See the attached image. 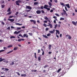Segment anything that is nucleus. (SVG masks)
Masks as SVG:
<instances>
[{"instance_id":"f257e3e1","label":"nucleus","mask_w":77,"mask_h":77,"mask_svg":"<svg viewBox=\"0 0 77 77\" xmlns=\"http://www.w3.org/2000/svg\"><path fill=\"white\" fill-rule=\"evenodd\" d=\"M72 24H73V25H74V26H77V21H76L75 22L74 21H72Z\"/></svg>"},{"instance_id":"f03ea898","label":"nucleus","mask_w":77,"mask_h":77,"mask_svg":"<svg viewBox=\"0 0 77 77\" xmlns=\"http://www.w3.org/2000/svg\"><path fill=\"white\" fill-rule=\"evenodd\" d=\"M21 32V30L19 31L18 32L16 31L14 33V34H16V35H17V34L20 33V32Z\"/></svg>"},{"instance_id":"7ed1b4c3","label":"nucleus","mask_w":77,"mask_h":77,"mask_svg":"<svg viewBox=\"0 0 77 77\" xmlns=\"http://www.w3.org/2000/svg\"><path fill=\"white\" fill-rule=\"evenodd\" d=\"M26 9H32V7L29 6H26Z\"/></svg>"},{"instance_id":"20e7f679","label":"nucleus","mask_w":77,"mask_h":77,"mask_svg":"<svg viewBox=\"0 0 77 77\" xmlns=\"http://www.w3.org/2000/svg\"><path fill=\"white\" fill-rule=\"evenodd\" d=\"M55 31H56V34H57L58 33V35H60V32H59V30H56Z\"/></svg>"},{"instance_id":"39448f33","label":"nucleus","mask_w":77,"mask_h":77,"mask_svg":"<svg viewBox=\"0 0 77 77\" xmlns=\"http://www.w3.org/2000/svg\"><path fill=\"white\" fill-rule=\"evenodd\" d=\"M36 13L37 14H41V11L38 10L36 11Z\"/></svg>"},{"instance_id":"423d86ee","label":"nucleus","mask_w":77,"mask_h":77,"mask_svg":"<svg viewBox=\"0 0 77 77\" xmlns=\"http://www.w3.org/2000/svg\"><path fill=\"white\" fill-rule=\"evenodd\" d=\"M66 36L68 37L69 39H71V36L69 35H66Z\"/></svg>"},{"instance_id":"0eeeda50","label":"nucleus","mask_w":77,"mask_h":77,"mask_svg":"<svg viewBox=\"0 0 77 77\" xmlns=\"http://www.w3.org/2000/svg\"><path fill=\"white\" fill-rule=\"evenodd\" d=\"M8 21H11V22H13V21H14V19H8Z\"/></svg>"},{"instance_id":"6e6552de","label":"nucleus","mask_w":77,"mask_h":77,"mask_svg":"<svg viewBox=\"0 0 77 77\" xmlns=\"http://www.w3.org/2000/svg\"><path fill=\"white\" fill-rule=\"evenodd\" d=\"M48 7V5H44V9H47V8H48L47 7Z\"/></svg>"},{"instance_id":"1a4fd4ad","label":"nucleus","mask_w":77,"mask_h":77,"mask_svg":"<svg viewBox=\"0 0 77 77\" xmlns=\"http://www.w3.org/2000/svg\"><path fill=\"white\" fill-rule=\"evenodd\" d=\"M23 36L24 37H26V38H28V35H27V34H24L23 35Z\"/></svg>"},{"instance_id":"9d476101","label":"nucleus","mask_w":77,"mask_h":77,"mask_svg":"<svg viewBox=\"0 0 77 77\" xmlns=\"http://www.w3.org/2000/svg\"><path fill=\"white\" fill-rule=\"evenodd\" d=\"M66 6H67L68 8H70V7L69 6V4H66Z\"/></svg>"},{"instance_id":"9b49d317","label":"nucleus","mask_w":77,"mask_h":77,"mask_svg":"<svg viewBox=\"0 0 77 77\" xmlns=\"http://www.w3.org/2000/svg\"><path fill=\"white\" fill-rule=\"evenodd\" d=\"M42 36H43V37H44V38L48 39V37L47 36V35H43Z\"/></svg>"},{"instance_id":"f8f14e48","label":"nucleus","mask_w":77,"mask_h":77,"mask_svg":"<svg viewBox=\"0 0 77 77\" xmlns=\"http://www.w3.org/2000/svg\"><path fill=\"white\" fill-rule=\"evenodd\" d=\"M18 49V47H15L14 48V51H15V50H17Z\"/></svg>"},{"instance_id":"ddd939ff","label":"nucleus","mask_w":77,"mask_h":77,"mask_svg":"<svg viewBox=\"0 0 77 77\" xmlns=\"http://www.w3.org/2000/svg\"><path fill=\"white\" fill-rule=\"evenodd\" d=\"M16 25H18V26H22V24H20L18 23H15Z\"/></svg>"},{"instance_id":"4468645a","label":"nucleus","mask_w":77,"mask_h":77,"mask_svg":"<svg viewBox=\"0 0 77 77\" xmlns=\"http://www.w3.org/2000/svg\"><path fill=\"white\" fill-rule=\"evenodd\" d=\"M19 2H18V1H17L16 2V5H18V6H19V5H20V4H19Z\"/></svg>"},{"instance_id":"2eb2a0df","label":"nucleus","mask_w":77,"mask_h":77,"mask_svg":"<svg viewBox=\"0 0 77 77\" xmlns=\"http://www.w3.org/2000/svg\"><path fill=\"white\" fill-rule=\"evenodd\" d=\"M60 4L61 5L63 6H65V5L64 3L61 2L60 3Z\"/></svg>"},{"instance_id":"dca6fc26","label":"nucleus","mask_w":77,"mask_h":77,"mask_svg":"<svg viewBox=\"0 0 77 77\" xmlns=\"http://www.w3.org/2000/svg\"><path fill=\"white\" fill-rule=\"evenodd\" d=\"M12 46H13L12 45H9L7 47V48H11V47H12Z\"/></svg>"},{"instance_id":"f3484780","label":"nucleus","mask_w":77,"mask_h":77,"mask_svg":"<svg viewBox=\"0 0 77 77\" xmlns=\"http://www.w3.org/2000/svg\"><path fill=\"white\" fill-rule=\"evenodd\" d=\"M48 4L50 6H52V4L50 2H48Z\"/></svg>"},{"instance_id":"a211bd4d","label":"nucleus","mask_w":77,"mask_h":77,"mask_svg":"<svg viewBox=\"0 0 77 77\" xmlns=\"http://www.w3.org/2000/svg\"><path fill=\"white\" fill-rule=\"evenodd\" d=\"M21 76L22 77H26V74H22L21 75Z\"/></svg>"},{"instance_id":"6ab92c4d","label":"nucleus","mask_w":77,"mask_h":77,"mask_svg":"<svg viewBox=\"0 0 77 77\" xmlns=\"http://www.w3.org/2000/svg\"><path fill=\"white\" fill-rule=\"evenodd\" d=\"M51 45H49V50H50L51 49Z\"/></svg>"},{"instance_id":"aec40b11","label":"nucleus","mask_w":77,"mask_h":77,"mask_svg":"<svg viewBox=\"0 0 77 77\" xmlns=\"http://www.w3.org/2000/svg\"><path fill=\"white\" fill-rule=\"evenodd\" d=\"M12 38H15V36H12L10 37V38L12 39Z\"/></svg>"},{"instance_id":"412c9836","label":"nucleus","mask_w":77,"mask_h":77,"mask_svg":"<svg viewBox=\"0 0 77 77\" xmlns=\"http://www.w3.org/2000/svg\"><path fill=\"white\" fill-rule=\"evenodd\" d=\"M65 20V18L63 17H60V20Z\"/></svg>"},{"instance_id":"4be33fe9","label":"nucleus","mask_w":77,"mask_h":77,"mask_svg":"<svg viewBox=\"0 0 77 77\" xmlns=\"http://www.w3.org/2000/svg\"><path fill=\"white\" fill-rule=\"evenodd\" d=\"M49 33L53 34V33H54V32H53V31H49Z\"/></svg>"},{"instance_id":"5701e85b","label":"nucleus","mask_w":77,"mask_h":77,"mask_svg":"<svg viewBox=\"0 0 77 77\" xmlns=\"http://www.w3.org/2000/svg\"><path fill=\"white\" fill-rule=\"evenodd\" d=\"M10 11H11V8H9L7 12H10Z\"/></svg>"},{"instance_id":"b1692460","label":"nucleus","mask_w":77,"mask_h":77,"mask_svg":"<svg viewBox=\"0 0 77 77\" xmlns=\"http://www.w3.org/2000/svg\"><path fill=\"white\" fill-rule=\"evenodd\" d=\"M28 34L29 35H30V36H32V35H33V33H29Z\"/></svg>"},{"instance_id":"393cba45","label":"nucleus","mask_w":77,"mask_h":77,"mask_svg":"<svg viewBox=\"0 0 77 77\" xmlns=\"http://www.w3.org/2000/svg\"><path fill=\"white\" fill-rule=\"evenodd\" d=\"M13 51V50H12L9 51V52L7 53V54H9V53H12Z\"/></svg>"},{"instance_id":"a878e982","label":"nucleus","mask_w":77,"mask_h":77,"mask_svg":"<svg viewBox=\"0 0 77 77\" xmlns=\"http://www.w3.org/2000/svg\"><path fill=\"white\" fill-rule=\"evenodd\" d=\"M38 2H35L34 3V5H38Z\"/></svg>"},{"instance_id":"bb28decb","label":"nucleus","mask_w":77,"mask_h":77,"mask_svg":"<svg viewBox=\"0 0 77 77\" xmlns=\"http://www.w3.org/2000/svg\"><path fill=\"white\" fill-rule=\"evenodd\" d=\"M9 71V69L7 68H5V70H4V71Z\"/></svg>"},{"instance_id":"cd10ccee","label":"nucleus","mask_w":77,"mask_h":77,"mask_svg":"<svg viewBox=\"0 0 77 77\" xmlns=\"http://www.w3.org/2000/svg\"><path fill=\"white\" fill-rule=\"evenodd\" d=\"M61 70V69H60L58 70L57 71V72H59Z\"/></svg>"},{"instance_id":"c85d7f7f","label":"nucleus","mask_w":77,"mask_h":77,"mask_svg":"<svg viewBox=\"0 0 77 77\" xmlns=\"http://www.w3.org/2000/svg\"><path fill=\"white\" fill-rule=\"evenodd\" d=\"M19 36H20L21 37H22V38H23V36L22 35L20 34L19 35Z\"/></svg>"},{"instance_id":"c756f323","label":"nucleus","mask_w":77,"mask_h":77,"mask_svg":"<svg viewBox=\"0 0 77 77\" xmlns=\"http://www.w3.org/2000/svg\"><path fill=\"white\" fill-rule=\"evenodd\" d=\"M44 19H45V20H48V18L47 17H45Z\"/></svg>"},{"instance_id":"7c9ffc66","label":"nucleus","mask_w":77,"mask_h":77,"mask_svg":"<svg viewBox=\"0 0 77 77\" xmlns=\"http://www.w3.org/2000/svg\"><path fill=\"white\" fill-rule=\"evenodd\" d=\"M57 24H56L55 25L54 29H56V28H57Z\"/></svg>"},{"instance_id":"2f4dec72","label":"nucleus","mask_w":77,"mask_h":77,"mask_svg":"<svg viewBox=\"0 0 77 77\" xmlns=\"http://www.w3.org/2000/svg\"><path fill=\"white\" fill-rule=\"evenodd\" d=\"M5 5H2V8H5Z\"/></svg>"},{"instance_id":"473e14b6","label":"nucleus","mask_w":77,"mask_h":77,"mask_svg":"<svg viewBox=\"0 0 77 77\" xmlns=\"http://www.w3.org/2000/svg\"><path fill=\"white\" fill-rule=\"evenodd\" d=\"M16 73L17 74V75H20V74L19 72H16Z\"/></svg>"},{"instance_id":"72a5a7b5","label":"nucleus","mask_w":77,"mask_h":77,"mask_svg":"<svg viewBox=\"0 0 77 77\" xmlns=\"http://www.w3.org/2000/svg\"><path fill=\"white\" fill-rule=\"evenodd\" d=\"M55 14L56 15V16H57V17H60V16L59 15V14Z\"/></svg>"},{"instance_id":"f704fd0d","label":"nucleus","mask_w":77,"mask_h":77,"mask_svg":"<svg viewBox=\"0 0 77 77\" xmlns=\"http://www.w3.org/2000/svg\"><path fill=\"white\" fill-rule=\"evenodd\" d=\"M5 50H0V53H1V52H3V51H4Z\"/></svg>"},{"instance_id":"c9c22d12","label":"nucleus","mask_w":77,"mask_h":77,"mask_svg":"<svg viewBox=\"0 0 77 77\" xmlns=\"http://www.w3.org/2000/svg\"><path fill=\"white\" fill-rule=\"evenodd\" d=\"M17 1L19 3H21V1L20 0H18Z\"/></svg>"},{"instance_id":"e433bc0d","label":"nucleus","mask_w":77,"mask_h":77,"mask_svg":"<svg viewBox=\"0 0 77 77\" xmlns=\"http://www.w3.org/2000/svg\"><path fill=\"white\" fill-rule=\"evenodd\" d=\"M16 29L18 30H21V28L20 27H17Z\"/></svg>"},{"instance_id":"4c0bfd02","label":"nucleus","mask_w":77,"mask_h":77,"mask_svg":"<svg viewBox=\"0 0 77 77\" xmlns=\"http://www.w3.org/2000/svg\"><path fill=\"white\" fill-rule=\"evenodd\" d=\"M51 35V34L50 33H48L47 35V36H50Z\"/></svg>"},{"instance_id":"58836bf2","label":"nucleus","mask_w":77,"mask_h":77,"mask_svg":"<svg viewBox=\"0 0 77 77\" xmlns=\"http://www.w3.org/2000/svg\"><path fill=\"white\" fill-rule=\"evenodd\" d=\"M11 13H12L11 12H10L8 13L7 15H10V14H11Z\"/></svg>"},{"instance_id":"ea45409f","label":"nucleus","mask_w":77,"mask_h":77,"mask_svg":"<svg viewBox=\"0 0 77 77\" xmlns=\"http://www.w3.org/2000/svg\"><path fill=\"white\" fill-rule=\"evenodd\" d=\"M12 17H14V16H10L9 17V18H12Z\"/></svg>"},{"instance_id":"a19ab883","label":"nucleus","mask_w":77,"mask_h":77,"mask_svg":"<svg viewBox=\"0 0 77 77\" xmlns=\"http://www.w3.org/2000/svg\"><path fill=\"white\" fill-rule=\"evenodd\" d=\"M10 65H14V62H12V63L10 64Z\"/></svg>"},{"instance_id":"79ce46f5","label":"nucleus","mask_w":77,"mask_h":77,"mask_svg":"<svg viewBox=\"0 0 77 77\" xmlns=\"http://www.w3.org/2000/svg\"><path fill=\"white\" fill-rule=\"evenodd\" d=\"M43 26H45V27H47V25H46V24H45V23H44V24Z\"/></svg>"},{"instance_id":"37998d69","label":"nucleus","mask_w":77,"mask_h":77,"mask_svg":"<svg viewBox=\"0 0 77 77\" xmlns=\"http://www.w3.org/2000/svg\"><path fill=\"white\" fill-rule=\"evenodd\" d=\"M38 61L41 60V57H38Z\"/></svg>"},{"instance_id":"c03bdc74","label":"nucleus","mask_w":77,"mask_h":77,"mask_svg":"<svg viewBox=\"0 0 77 77\" xmlns=\"http://www.w3.org/2000/svg\"><path fill=\"white\" fill-rule=\"evenodd\" d=\"M41 51V50H40V49H38V53H40Z\"/></svg>"},{"instance_id":"a18cd8bd","label":"nucleus","mask_w":77,"mask_h":77,"mask_svg":"<svg viewBox=\"0 0 77 77\" xmlns=\"http://www.w3.org/2000/svg\"><path fill=\"white\" fill-rule=\"evenodd\" d=\"M48 29H49L48 28H47L45 29L46 31H48Z\"/></svg>"},{"instance_id":"49530a36","label":"nucleus","mask_w":77,"mask_h":77,"mask_svg":"<svg viewBox=\"0 0 77 77\" xmlns=\"http://www.w3.org/2000/svg\"><path fill=\"white\" fill-rule=\"evenodd\" d=\"M53 18H54L55 19H56L57 18V17L56 16H54L53 17Z\"/></svg>"},{"instance_id":"de8ad7c7","label":"nucleus","mask_w":77,"mask_h":77,"mask_svg":"<svg viewBox=\"0 0 77 77\" xmlns=\"http://www.w3.org/2000/svg\"><path fill=\"white\" fill-rule=\"evenodd\" d=\"M60 27V24H59L58 25V28H59V27Z\"/></svg>"},{"instance_id":"09e8293b","label":"nucleus","mask_w":77,"mask_h":77,"mask_svg":"<svg viewBox=\"0 0 77 77\" xmlns=\"http://www.w3.org/2000/svg\"><path fill=\"white\" fill-rule=\"evenodd\" d=\"M65 9L66 11H68V10L67 9V8H66V7H65Z\"/></svg>"},{"instance_id":"8fccbe9b","label":"nucleus","mask_w":77,"mask_h":77,"mask_svg":"<svg viewBox=\"0 0 77 77\" xmlns=\"http://www.w3.org/2000/svg\"><path fill=\"white\" fill-rule=\"evenodd\" d=\"M18 42H20V41H21V39H19L18 40Z\"/></svg>"},{"instance_id":"3c124183","label":"nucleus","mask_w":77,"mask_h":77,"mask_svg":"<svg viewBox=\"0 0 77 77\" xmlns=\"http://www.w3.org/2000/svg\"><path fill=\"white\" fill-rule=\"evenodd\" d=\"M56 36H57V38H59V35H57V34H56Z\"/></svg>"},{"instance_id":"603ef678","label":"nucleus","mask_w":77,"mask_h":77,"mask_svg":"<svg viewBox=\"0 0 77 77\" xmlns=\"http://www.w3.org/2000/svg\"><path fill=\"white\" fill-rule=\"evenodd\" d=\"M30 22H33V21H34V20H30Z\"/></svg>"},{"instance_id":"864d4df0","label":"nucleus","mask_w":77,"mask_h":77,"mask_svg":"<svg viewBox=\"0 0 77 77\" xmlns=\"http://www.w3.org/2000/svg\"><path fill=\"white\" fill-rule=\"evenodd\" d=\"M44 23H47V20H45L44 21Z\"/></svg>"},{"instance_id":"5fc2aeb1","label":"nucleus","mask_w":77,"mask_h":77,"mask_svg":"<svg viewBox=\"0 0 77 77\" xmlns=\"http://www.w3.org/2000/svg\"><path fill=\"white\" fill-rule=\"evenodd\" d=\"M7 30H10V27L9 26L7 28Z\"/></svg>"},{"instance_id":"6e6d98bb","label":"nucleus","mask_w":77,"mask_h":77,"mask_svg":"<svg viewBox=\"0 0 77 77\" xmlns=\"http://www.w3.org/2000/svg\"><path fill=\"white\" fill-rule=\"evenodd\" d=\"M18 14V12H16L15 14L16 15H17Z\"/></svg>"},{"instance_id":"4d7b16f0","label":"nucleus","mask_w":77,"mask_h":77,"mask_svg":"<svg viewBox=\"0 0 77 77\" xmlns=\"http://www.w3.org/2000/svg\"><path fill=\"white\" fill-rule=\"evenodd\" d=\"M54 23H55V24L56 23V20H54Z\"/></svg>"},{"instance_id":"13d9d810","label":"nucleus","mask_w":77,"mask_h":77,"mask_svg":"<svg viewBox=\"0 0 77 77\" xmlns=\"http://www.w3.org/2000/svg\"><path fill=\"white\" fill-rule=\"evenodd\" d=\"M46 9H47L48 11H50V8H47Z\"/></svg>"},{"instance_id":"bf43d9fd","label":"nucleus","mask_w":77,"mask_h":77,"mask_svg":"<svg viewBox=\"0 0 77 77\" xmlns=\"http://www.w3.org/2000/svg\"><path fill=\"white\" fill-rule=\"evenodd\" d=\"M42 55H44V51L42 52Z\"/></svg>"},{"instance_id":"052dcab7","label":"nucleus","mask_w":77,"mask_h":77,"mask_svg":"<svg viewBox=\"0 0 77 77\" xmlns=\"http://www.w3.org/2000/svg\"><path fill=\"white\" fill-rule=\"evenodd\" d=\"M54 2L55 3H57V0H54Z\"/></svg>"},{"instance_id":"680f3d73","label":"nucleus","mask_w":77,"mask_h":77,"mask_svg":"<svg viewBox=\"0 0 77 77\" xmlns=\"http://www.w3.org/2000/svg\"><path fill=\"white\" fill-rule=\"evenodd\" d=\"M2 24H3V25H5V23L2 22Z\"/></svg>"},{"instance_id":"e2e57ef3","label":"nucleus","mask_w":77,"mask_h":77,"mask_svg":"<svg viewBox=\"0 0 77 77\" xmlns=\"http://www.w3.org/2000/svg\"><path fill=\"white\" fill-rule=\"evenodd\" d=\"M50 12H53V10H51L50 11Z\"/></svg>"},{"instance_id":"0e129e2a","label":"nucleus","mask_w":77,"mask_h":77,"mask_svg":"<svg viewBox=\"0 0 77 77\" xmlns=\"http://www.w3.org/2000/svg\"><path fill=\"white\" fill-rule=\"evenodd\" d=\"M3 48L4 49H5V50H7L8 49L7 48L5 47Z\"/></svg>"},{"instance_id":"69168bd1","label":"nucleus","mask_w":77,"mask_h":77,"mask_svg":"<svg viewBox=\"0 0 77 77\" xmlns=\"http://www.w3.org/2000/svg\"><path fill=\"white\" fill-rule=\"evenodd\" d=\"M62 34H60V37L61 38L62 37Z\"/></svg>"},{"instance_id":"338daca9","label":"nucleus","mask_w":77,"mask_h":77,"mask_svg":"<svg viewBox=\"0 0 77 77\" xmlns=\"http://www.w3.org/2000/svg\"><path fill=\"white\" fill-rule=\"evenodd\" d=\"M33 22L34 24H36V21L35 20H34Z\"/></svg>"},{"instance_id":"774afa93","label":"nucleus","mask_w":77,"mask_h":77,"mask_svg":"<svg viewBox=\"0 0 77 77\" xmlns=\"http://www.w3.org/2000/svg\"><path fill=\"white\" fill-rule=\"evenodd\" d=\"M50 26L51 28H52V27H53V26L51 25H50Z\"/></svg>"}]
</instances>
